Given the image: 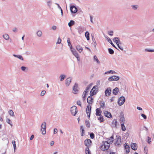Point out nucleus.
<instances>
[{
  "label": "nucleus",
  "mask_w": 154,
  "mask_h": 154,
  "mask_svg": "<svg viewBox=\"0 0 154 154\" xmlns=\"http://www.w3.org/2000/svg\"><path fill=\"white\" fill-rule=\"evenodd\" d=\"M101 146V149L103 151L107 150L109 146V144L107 142H105Z\"/></svg>",
  "instance_id": "obj_1"
},
{
  "label": "nucleus",
  "mask_w": 154,
  "mask_h": 154,
  "mask_svg": "<svg viewBox=\"0 0 154 154\" xmlns=\"http://www.w3.org/2000/svg\"><path fill=\"white\" fill-rule=\"evenodd\" d=\"M70 112L72 115L74 116H75L78 112L77 107L75 106L72 107L71 108Z\"/></svg>",
  "instance_id": "obj_2"
},
{
  "label": "nucleus",
  "mask_w": 154,
  "mask_h": 154,
  "mask_svg": "<svg viewBox=\"0 0 154 154\" xmlns=\"http://www.w3.org/2000/svg\"><path fill=\"white\" fill-rule=\"evenodd\" d=\"M46 123L45 122H43L41 125V131H42V134H45L46 133Z\"/></svg>",
  "instance_id": "obj_3"
},
{
  "label": "nucleus",
  "mask_w": 154,
  "mask_h": 154,
  "mask_svg": "<svg viewBox=\"0 0 154 154\" xmlns=\"http://www.w3.org/2000/svg\"><path fill=\"white\" fill-rule=\"evenodd\" d=\"M125 98L123 96L121 97L118 99V103L119 106H121L123 104L125 101Z\"/></svg>",
  "instance_id": "obj_4"
},
{
  "label": "nucleus",
  "mask_w": 154,
  "mask_h": 154,
  "mask_svg": "<svg viewBox=\"0 0 154 154\" xmlns=\"http://www.w3.org/2000/svg\"><path fill=\"white\" fill-rule=\"evenodd\" d=\"M119 79V76L116 75H113L110 77L108 78V80L110 81H118Z\"/></svg>",
  "instance_id": "obj_5"
},
{
  "label": "nucleus",
  "mask_w": 154,
  "mask_h": 154,
  "mask_svg": "<svg viewBox=\"0 0 154 154\" xmlns=\"http://www.w3.org/2000/svg\"><path fill=\"white\" fill-rule=\"evenodd\" d=\"M70 10L72 13L74 14L77 12L78 9L74 5H72L70 6Z\"/></svg>",
  "instance_id": "obj_6"
},
{
  "label": "nucleus",
  "mask_w": 154,
  "mask_h": 154,
  "mask_svg": "<svg viewBox=\"0 0 154 154\" xmlns=\"http://www.w3.org/2000/svg\"><path fill=\"white\" fill-rule=\"evenodd\" d=\"M91 143V141L89 139H86L84 141L85 145L86 146V147H89L90 146Z\"/></svg>",
  "instance_id": "obj_7"
},
{
  "label": "nucleus",
  "mask_w": 154,
  "mask_h": 154,
  "mask_svg": "<svg viewBox=\"0 0 154 154\" xmlns=\"http://www.w3.org/2000/svg\"><path fill=\"white\" fill-rule=\"evenodd\" d=\"M78 31V33L81 34L85 30V28L84 27L81 26H79L77 28Z\"/></svg>",
  "instance_id": "obj_8"
},
{
  "label": "nucleus",
  "mask_w": 154,
  "mask_h": 154,
  "mask_svg": "<svg viewBox=\"0 0 154 154\" xmlns=\"http://www.w3.org/2000/svg\"><path fill=\"white\" fill-rule=\"evenodd\" d=\"M78 91V84L76 83H75L74 85L72 88L73 93L74 94H77Z\"/></svg>",
  "instance_id": "obj_9"
},
{
  "label": "nucleus",
  "mask_w": 154,
  "mask_h": 154,
  "mask_svg": "<svg viewBox=\"0 0 154 154\" xmlns=\"http://www.w3.org/2000/svg\"><path fill=\"white\" fill-rule=\"evenodd\" d=\"M105 94L106 96H109L111 94V90L110 88H108L105 90Z\"/></svg>",
  "instance_id": "obj_10"
},
{
  "label": "nucleus",
  "mask_w": 154,
  "mask_h": 154,
  "mask_svg": "<svg viewBox=\"0 0 154 154\" xmlns=\"http://www.w3.org/2000/svg\"><path fill=\"white\" fill-rule=\"evenodd\" d=\"M117 139L116 141V142L115 143L116 144L119 145H120L121 143V137L120 136H117Z\"/></svg>",
  "instance_id": "obj_11"
},
{
  "label": "nucleus",
  "mask_w": 154,
  "mask_h": 154,
  "mask_svg": "<svg viewBox=\"0 0 154 154\" xmlns=\"http://www.w3.org/2000/svg\"><path fill=\"white\" fill-rule=\"evenodd\" d=\"M97 85H95L93 87L90 93V95L91 96H92L95 94H96V92H95L94 91H94H92L93 90V89H97Z\"/></svg>",
  "instance_id": "obj_12"
},
{
  "label": "nucleus",
  "mask_w": 154,
  "mask_h": 154,
  "mask_svg": "<svg viewBox=\"0 0 154 154\" xmlns=\"http://www.w3.org/2000/svg\"><path fill=\"white\" fill-rule=\"evenodd\" d=\"M72 79L71 77L67 78L65 81V84L66 86H68L71 82Z\"/></svg>",
  "instance_id": "obj_13"
},
{
  "label": "nucleus",
  "mask_w": 154,
  "mask_h": 154,
  "mask_svg": "<svg viewBox=\"0 0 154 154\" xmlns=\"http://www.w3.org/2000/svg\"><path fill=\"white\" fill-rule=\"evenodd\" d=\"M104 114L105 116L107 118H111L112 117L111 113L107 111H105L104 112Z\"/></svg>",
  "instance_id": "obj_14"
},
{
  "label": "nucleus",
  "mask_w": 154,
  "mask_h": 154,
  "mask_svg": "<svg viewBox=\"0 0 154 154\" xmlns=\"http://www.w3.org/2000/svg\"><path fill=\"white\" fill-rule=\"evenodd\" d=\"M131 146V149L134 150H137V144L135 143H132Z\"/></svg>",
  "instance_id": "obj_15"
},
{
  "label": "nucleus",
  "mask_w": 154,
  "mask_h": 154,
  "mask_svg": "<svg viewBox=\"0 0 154 154\" xmlns=\"http://www.w3.org/2000/svg\"><path fill=\"white\" fill-rule=\"evenodd\" d=\"M96 116H100L101 115L102 111L100 109V108L96 109Z\"/></svg>",
  "instance_id": "obj_16"
},
{
  "label": "nucleus",
  "mask_w": 154,
  "mask_h": 154,
  "mask_svg": "<svg viewBox=\"0 0 154 154\" xmlns=\"http://www.w3.org/2000/svg\"><path fill=\"white\" fill-rule=\"evenodd\" d=\"M93 100V98L91 96L88 97L87 99V101L88 103L89 104H92Z\"/></svg>",
  "instance_id": "obj_17"
},
{
  "label": "nucleus",
  "mask_w": 154,
  "mask_h": 154,
  "mask_svg": "<svg viewBox=\"0 0 154 154\" xmlns=\"http://www.w3.org/2000/svg\"><path fill=\"white\" fill-rule=\"evenodd\" d=\"M125 149L126 150V153H128L129 152V149H130V147L128 145L126 144V143H125V146H124Z\"/></svg>",
  "instance_id": "obj_18"
},
{
  "label": "nucleus",
  "mask_w": 154,
  "mask_h": 154,
  "mask_svg": "<svg viewBox=\"0 0 154 154\" xmlns=\"http://www.w3.org/2000/svg\"><path fill=\"white\" fill-rule=\"evenodd\" d=\"M119 91V88L117 87H116L113 89L112 91V93L115 95H116L117 94L118 92Z\"/></svg>",
  "instance_id": "obj_19"
},
{
  "label": "nucleus",
  "mask_w": 154,
  "mask_h": 154,
  "mask_svg": "<svg viewBox=\"0 0 154 154\" xmlns=\"http://www.w3.org/2000/svg\"><path fill=\"white\" fill-rule=\"evenodd\" d=\"M71 50L72 54L75 57H77L79 56L78 54L75 49H71Z\"/></svg>",
  "instance_id": "obj_20"
},
{
  "label": "nucleus",
  "mask_w": 154,
  "mask_h": 154,
  "mask_svg": "<svg viewBox=\"0 0 154 154\" xmlns=\"http://www.w3.org/2000/svg\"><path fill=\"white\" fill-rule=\"evenodd\" d=\"M120 122L122 123H124L125 122V120L124 116L123 115H121L120 118Z\"/></svg>",
  "instance_id": "obj_21"
},
{
  "label": "nucleus",
  "mask_w": 154,
  "mask_h": 154,
  "mask_svg": "<svg viewBox=\"0 0 154 154\" xmlns=\"http://www.w3.org/2000/svg\"><path fill=\"white\" fill-rule=\"evenodd\" d=\"M91 85H88L86 88V89L85 90V91L83 92V94L85 93L86 94H87V93L88 92L89 90L91 88Z\"/></svg>",
  "instance_id": "obj_22"
},
{
  "label": "nucleus",
  "mask_w": 154,
  "mask_h": 154,
  "mask_svg": "<svg viewBox=\"0 0 154 154\" xmlns=\"http://www.w3.org/2000/svg\"><path fill=\"white\" fill-rule=\"evenodd\" d=\"M13 56L14 57H17L22 60H23V59L22 56L21 55H16L15 54H13Z\"/></svg>",
  "instance_id": "obj_23"
},
{
  "label": "nucleus",
  "mask_w": 154,
  "mask_h": 154,
  "mask_svg": "<svg viewBox=\"0 0 154 154\" xmlns=\"http://www.w3.org/2000/svg\"><path fill=\"white\" fill-rule=\"evenodd\" d=\"M106 38L107 40H108V41L110 43V44L113 47L115 48L116 49H118L115 46V45L113 44V43L112 42V41L109 38L107 37Z\"/></svg>",
  "instance_id": "obj_24"
},
{
  "label": "nucleus",
  "mask_w": 154,
  "mask_h": 154,
  "mask_svg": "<svg viewBox=\"0 0 154 154\" xmlns=\"http://www.w3.org/2000/svg\"><path fill=\"white\" fill-rule=\"evenodd\" d=\"M76 49L80 52L81 53L83 50L82 48L79 45H77L76 46Z\"/></svg>",
  "instance_id": "obj_25"
},
{
  "label": "nucleus",
  "mask_w": 154,
  "mask_h": 154,
  "mask_svg": "<svg viewBox=\"0 0 154 154\" xmlns=\"http://www.w3.org/2000/svg\"><path fill=\"white\" fill-rule=\"evenodd\" d=\"M100 107L103 109H104L105 108V103L104 101H101L100 102Z\"/></svg>",
  "instance_id": "obj_26"
},
{
  "label": "nucleus",
  "mask_w": 154,
  "mask_h": 154,
  "mask_svg": "<svg viewBox=\"0 0 154 154\" xmlns=\"http://www.w3.org/2000/svg\"><path fill=\"white\" fill-rule=\"evenodd\" d=\"M66 77L65 75L64 74H61L60 75L59 78H60V80L61 81H63L65 78Z\"/></svg>",
  "instance_id": "obj_27"
},
{
  "label": "nucleus",
  "mask_w": 154,
  "mask_h": 154,
  "mask_svg": "<svg viewBox=\"0 0 154 154\" xmlns=\"http://www.w3.org/2000/svg\"><path fill=\"white\" fill-rule=\"evenodd\" d=\"M85 37L86 38L87 40H89L90 39L89 37V33L88 32L86 31L85 33Z\"/></svg>",
  "instance_id": "obj_28"
},
{
  "label": "nucleus",
  "mask_w": 154,
  "mask_h": 154,
  "mask_svg": "<svg viewBox=\"0 0 154 154\" xmlns=\"http://www.w3.org/2000/svg\"><path fill=\"white\" fill-rule=\"evenodd\" d=\"M117 121L116 119H114L112 122V124L113 126L114 127H116Z\"/></svg>",
  "instance_id": "obj_29"
},
{
  "label": "nucleus",
  "mask_w": 154,
  "mask_h": 154,
  "mask_svg": "<svg viewBox=\"0 0 154 154\" xmlns=\"http://www.w3.org/2000/svg\"><path fill=\"white\" fill-rule=\"evenodd\" d=\"M67 42L68 45L70 47V49H72V45L71 44L70 41V39L69 38H67Z\"/></svg>",
  "instance_id": "obj_30"
},
{
  "label": "nucleus",
  "mask_w": 154,
  "mask_h": 154,
  "mask_svg": "<svg viewBox=\"0 0 154 154\" xmlns=\"http://www.w3.org/2000/svg\"><path fill=\"white\" fill-rule=\"evenodd\" d=\"M99 116L100 117L98 118V120L100 121V123L103 122L104 120L103 116L101 115Z\"/></svg>",
  "instance_id": "obj_31"
},
{
  "label": "nucleus",
  "mask_w": 154,
  "mask_h": 154,
  "mask_svg": "<svg viewBox=\"0 0 154 154\" xmlns=\"http://www.w3.org/2000/svg\"><path fill=\"white\" fill-rule=\"evenodd\" d=\"M42 32L41 30H39L36 33L38 37H41L42 35Z\"/></svg>",
  "instance_id": "obj_32"
},
{
  "label": "nucleus",
  "mask_w": 154,
  "mask_h": 154,
  "mask_svg": "<svg viewBox=\"0 0 154 154\" xmlns=\"http://www.w3.org/2000/svg\"><path fill=\"white\" fill-rule=\"evenodd\" d=\"M3 37L6 40H8L9 38L8 35L7 34L3 35Z\"/></svg>",
  "instance_id": "obj_33"
},
{
  "label": "nucleus",
  "mask_w": 154,
  "mask_h": 154,
  "mask_svg": "<svg viewBox=\"0 0 154 154\" xmlns=\"http://www.w3.org/2000/svg\"><path fill=\"white\" fill-rule=\"evenodd\" d=\"M75 24V22L72 20H71L68 23V26L69 27H71L73 25Z\"/></svg>",
  "instance_id": "obj_34"
},
{
  "label": "nucleus",
  "mask_w": 154,
  "mask_h": 154,
  "mask_svg": "<svg viewBox=\"0 0 154 154\" xmlns=\"http://www.w3.org/2000/svg\"><path fill=\"white\" fill-rule=\"evenodd\" d=\"M85 152L86 154H91V152L89 149V147H86L85 149Z\"/></svg>",
  "instance_id": "obj_35"
},
{
  "label": "nucleus",
  "mask_w": 154,
  "mask_h": 154,
  "mask_svg": "<svg viewBox=\"0 0 154 154\" xmlns=\"http://www.w3.org/2000/svg\"><path fill=\"white\" fill-rule=\"evenodd\" d=\"M85 123L86 127L88 128H89L90 127V122L88 120H86Z\"/></svg>",
  "instance_id": "obj_36"
},
{
  "label": "nucleus",
  "mask_w": 154,
  "mask_h": 154,
  "mask_svg": "<svg viewBox=\"0 0 154 154\" xmlns=\"http://www.w3.org/2000/svg\"><path fill=\"white\" fill-rule=\"evenodd\" d=\"M121 129L122 131H125L126 130V128L125 126L124 123H122L121 124Z\"/></svg>",
  "instance_id": "obj_37"
},
{
  "label": "nucleus",
  "mask_w": 154,
  "mask_h": 154,
  "mask_svg": "<svg viewBox=\"0 0 154 154\" xmlns=\"http://www.w3.org/2000/svg\"><path fill=\"white\" fill-rule=\"evenodd\" d=\"M94 61H96L97 63H100V61L99 60H98L97 57L96 55H94Z\"/></svg>",
  "instance_id": "obj_38"
},
{
  "label": "nucleus",
  "mask_w": 154,
  "mask_h": 154,
  "mask_svg": "<svg viewBox=\"0 0 154 154\" xmlns=\"http://www.w3.org/2000/svg\"><path fill=\"white\" fill-rule=\"evenodd\" d=\"M131 7H132V9L133 10H136L137 9V8L138 7V5H132L131 6Z\"/></svg>",
  "instance_id": "obj_39"
},
{
  "label": "nucleus",
  "mask_w": 154,
  "mask_h": 154,
  "mask_svg": "<svg viewBox=\"0 0 154 154\" xmlns=\"http://www.w3.org/2000/svg\"><path fill=\"white\" fill-rule=\"evenodd\" d=\"M21 70L23 71H27L28 69L27 68L24 66H21Z\"/></svg>",
  "instance_id": "obj_40"
},
{
  "label": "nucleus",
  "mask_w": 154,
  "mask_h": 154,
  "mask_svg": "<svg viewBox=\"0 0 154 154\" xmlns=\"http://www.w3.org/2000/svg\"><path fill=\"white\" fill-rule=\"evenodd\" d=\"M113 41L116 43L117 45V43H118L119 40V38L118 37H115L113 39Z\"/></svg>",
  "instance_id": "obj_41"
},
{
  "label": "nucleus",
  "mask_w": 154,
  "mask_h": 154,
  "mask_svg": "<svg viewBox=\"0 0 154 154\" xmlns=\"http://www.w3.org/2000/svg\"><path fill=\"white\" fill-rule=\"evenodd\" d=\"M47 5L48 6L50 7H51L52 4V2L51 0H49L47 1Z\"/></svg>",
  "instance_id": "obj_42"
},
{
  "label": "nucleus",
  "mask_w": 154,
  "mask_h": 154,
  "mask_svg": "<svg viewBox=\"0 0 154 154\" xmlns=\"http://www.w3.org/2000/svg\"><path fill=\"white\" fill-rule=\"evenodd\" d=\"M6 122L7 123L10 124L11 126H12V123L11 121L9 119H6Z\"/></svg>",
  "instance_id": "obj_43"
},
{
  "label": "nucleus",
  "mask_w": 154,
  "mask_h": 154,
  "mask_svg": "<svg viewBox=\"0 0 154 154\" xmlns=\"http://www.w3.org/2000/svg\"><path fill=\"white\" fill-rule=\"evenodd\" d=\"M108 50L109 53L110 54H114V51L111 48H108Z\"/></svg>",
  "instance_id": "obj_44"
},
{
  "label": "nucleus",
  "mask_w": 154,
  "mask_h": 154,
  "mask_svg": "<svg viewBox=\"0 0 154 154\" xmlns=\"http://www.w3.org/2000/svg\"><path fill=\"white\" fill-rule=\"evenodd\" d=\"M80 129V130L82 131V133L81 134V136H83L84 135L83 134L84 133V128H83V126H81Z\"/></svg>",
  "instance_id": "obj_45"
},
{
  "label": "nucleus",
  "mask_w": 154,
  "mask_h": 154,
  "mask_svg": "<svg viewBox=\"0 0 154 154\" xmlns=\"http://www.w3.org/2000/svg\"><path fill=\"white\" fill-rule=\"evenodd\" d=\"M9 113L11 116H14V113L13 111L11 109L9 111Z\"/></svg>",
  "instance_id": "obj_46"
},
{
  "label": "nucleus",
  "mask_w": 154,
  "mask_h": 154,
  "mask_svg": "<svg viewBox=\"0 0 154 154\" xmlns=\"http://www.w3.org/2000/svg\"><path fill=\"white\" fill-rule=\"evenodd\" d=\"M12 143L14 146V151H15V150L16 149L15 141H13Z\"/></svg>",
  "instance_id": "obj_47"
},
{
  "label": "nucleus",
  "mask_w": 154,
  "mask_h": 154,
  "mask_svg": "<svg viewBox=\"0 0 154 154\" xmlns=\"http://www.w3.org/2000/svg\"><path fill=\"white\" fill-rule=\"evenodd\" d=\"M147 142H148V143L149 144H150V142H151V137H147Z\"/></svg>",
  "instance_id": "obj_48"
},
{
  "label": "nucleus",
  "mask_w": 154,
  "mask_h": 154,
  "mask_svg": "<svg viewBox=\"0 0 154 154\" xmlns=\"http://www.w3.org/2000/svg\"><path fill=\"white\" fill-rule=\"evenodd\" d=\"M91 111V106L90 105H88L87 106L86 111Z\"/></svg>",
  "instance_id": "obj_49"
},
{
  "label": "nucleus",
  "mask_w": 154,
  "mask_h": 154,
  "mask_svg": "<svg viewBox=\"0 0 154 154\" xmlns=\"http://www.w3.org/2000/svg\"><path fill=\"white\" fill-rule=\"evenodd\" d=\"M145 51H147V52H154V50H153V49H145Z\"/></svg>",
  "instance_id": "obj_50"
},
{
  "label": "nucleus",
  "mask_w": 154,
  "mask_h": 154,
  "mask_svg": "<svg viewBox=\"0 0 154 154\" xmlns=\"http://www.w3.org/2000/svg\"><path fill=\"white\" fill-rule=\"evenodd\" d=\"M45 93H46V91H44V90L42 91L40 95L41 96H43L45 94Z\"/></svg>",
  "instance_id": "obj_51"
},
{
  "label": "nucleus",
  "mask_w": 154,
  "mask_h": 154,
  "mask_svg": "<svg viewBox=\"0 0 154 154\" xmlns=\"http://www.w3.org/2000/svg\"><path fill=\"white\" fill-rule=\"evenodd\" d=\"M90 136L91 139H93L94 137V134L93 133L90 134Z\"/></svg>",
  "instance_id": "obj_52"
},
{
  "label": "nucleus",
  "mask_w": 154,
  "mask_h": 154,
  "mask_svg": "<svg viewBox=\"0 0 154 154\" xmlns=\"http://www.w3.org/2000/svg\"><path fill=\"white\" fill-rule=\"evenodd\" d=\"M61 39L59 37L56 43L57 44H60L61 43Z\"/></svg>",
  "instance_id": "obj_53"
},
{
  "label": "nucleus",
  "mask_w": 154,
  "mask_h": 154,
  "mask_svg": "<svg viewBox=\"0 0 154 154\" xmlns=\"http://www.w3.org/2000/svg\"><path fill=\"white\" fill-rule=\"evenodd\" d=\"M117 46L122 51L123 50V47L121 46L120 45H119V44H117Z\"/></svg>",
  "instance_id": "obj_54"
},
{
  "label": "nucleus",
  "mask_w": 154,
  "mask_h": 154,
  "mask_svg": "<svg viewBox=\"0 0 154 154\" xmlns=\"http://www.w3.org/2000/svg\"><path fill=\"white\" fill-rule=\"evenodd\" d=\"M108 34L111 36H112L113 35V31H110L108 32Z\"/></svg>",
  "instance_id": "obj_55"
},
{
  "label": "nucleus",
  "mask_w": 154,
  "mask_h": 154,
  "mask_svg": "<svg viewBox=\"0 0 154 154\" xmlns=\"http://www.w3.org/2000/svg\"><path fill=\"white\" fill-rule=\"evenodd\" d=\"M87 94H86L85 93H84V94H83V95H82V96H83V97H82V98H83V100L84 101L85 100V97L86 96V95Z\"/></svg>",
  "instance_id": "obj_56"
},
{
  "label": "nucleus",
  "mask_w": 154,
  "mask_h": 154,
  "mask_svg": "<svg viewBox=\"0 0 154 154\" xmlns=\"http://www.w3.org/2000/svg\"><path fill=\"white\" fill-rule=\"evenodd\" d=\"M77 104L80 106H81L82 103L80 101L78 100L77 102Z\"/></svg>",
  "instance_id": "obj_57"
},
{
  "label": "nucleus",
  "mask_w": 154,
  "mask_h": 154,
  "mask_svg": "<svg viewBox=\"0 0 154 154\" xmlns=\"http://www.w3.org/2000/svg\"><path fill=\"white\" fill-rule=\"evenodd\" d=\"M56 29L57 27L55 26H53L51 27V29L54 30H55Z\"/></svg>",
  "instance_id": "obj_58"
},
{
  "label": "nucleus",
  "mask_w": 154,
  "mask_h": 154,
  "mask_svg": "<svg viewBox=\"0 0 154 154\" xmlns=\"http://www.w3.org/2000/svg\"><path fill=\"white\" fill-rule=\"evenodd\" d=\"M141 116L144 119H146V116L143 114H142L141 115Z\"/></svg>",
  "instance_id": "obj_59"
},
{
  "label": "nucleus",
  "mask_w": 154,
  "mask_h": 154,
  "mask_svg": "<svg viewBox=\"0 0 154 154\" xmlns=\"http://www.w3.org/2000/svg\"><path fill=\"white\" fill-rule=\"evenodd\" d=\"M113 135L111 137H110L109 140H112L111 141H110L109 142H112L113 141Z\"/></svg>",
  "instance_id": "obj_60"
},
{
  "label": "nucleus",
  "mask_w": 154,
  "mask_h": 154,
  "mask_svg": "<svg viewBox=\"0 0 154 154\" xmlns=\"http://www.w3.org/2000/svg\"><path fill=\"white\" fill-rule=\"evenodd\" d=\"M90 20L91 22L92 23H94L93 21V17L92 16L90 15Z\"/></svg>",
  "instance_id": "obj_61"
},
{
  "label": "nucleus",
  "mask_w": 154,
  "mask_h": 154,
  "mask_svg": "<svg viewBox=\"0 0 154 154\" xmlns=\"http://www.w3.org/2000/svg\"><path fill=\"white\" fill-rule=\"evenodd\" d=\"M57 129L56 128H54V134H56L57 133Z\"/></svg>",
  "instance_id": "obj_62"
},
{
  "label": "nucleus",
  "mask_w": 154,
  "mask_h": 154,
  "mask_svg": "<svg viewBox=\"0 0 154 154\" xmlns=\"http://www.w3.org/2000/svg\"><path fill=\"white\" fill-rule=\"evenodd\" d=\"M13 31L14 32H16L17 31V29L16 28H14L13 29Z\"/></svg>",
  "instance_id": "obj_63"
},
{
  "label": "nucleus",
  "mask_w": 154,
  "mask_h": 154,
  "mask_svg": "<svg viewBox=\"0 0 154 154\" xmlns=\"http://www.w3.org/2000/svg\"><path fill=\"white\" fill-rule=\"evenodd\" d=\"M129 135V133L128 132H126L125 134V135H124V136H125V137H128Z\"/></svg>",
  "instance_id": "obj_64"
}]
</instances>
